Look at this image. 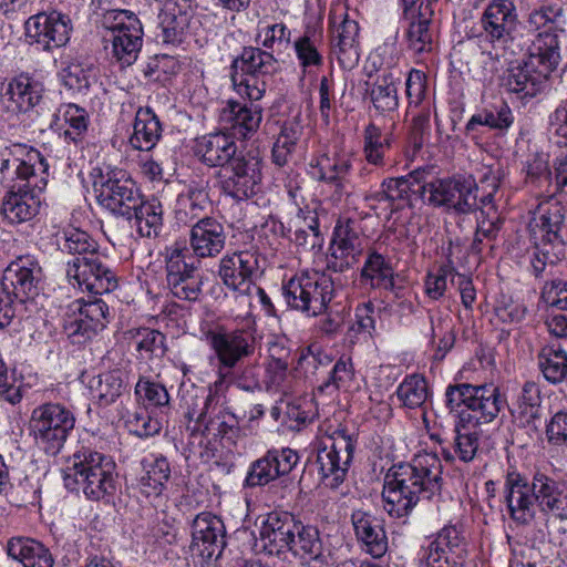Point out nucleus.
<instances>
[{
    "label": "nucleus",
    "instance_id": "f257e3e1",
    "mask_svg": "<svg viewBox=\"0 0 567 567\" xmlns=\"http://www.w3.org/2000/svg\"><path fill=\"white\" fill-rule=\"evenodd\" d=\"M441 463L433 453L417 454L411 464H401L390 471L384 481V509L394 517L404 516L416 503L421 492L439 487Z\"/></svg>",
    "mask_w": 567,
    "mask_h": 567
},
{
    "label": "nucleus",
    "instance_id": "f03ea898",
    "mask_svg": "<svg viewBox=\"0 0 567 567\" xmlns=\"http://www.w3.org/2000/svg\"><path fill=\"white\" fill-rule=\"evenodd\" d=\"M507 504L512 517L520 523H527L535 516V502L545 513H550L561 519L567 518V484L557 482L545 475H536L532 486L518 475L507 477Z\"/></svg>",
    "mask_w": 567,
    "mask_h": 567
},
{
    "label": "nucleus",
    "instance_id": "7ed1b4c3",
    "mask_svg": "<svg viewBox=\"0 0 567 567\" xmlns=\"http://www.w3.org/2000/svg\"><path fill=\"white\" fill-rule=\"evenodd\" d=\"M114 464L96 452H78L68 461L64 483L68 488L81 485L92 499L103 498L113 488Z\"/></svg>",
    "mask_w": 567,
    "mask_h": 567
},
{
    "label": "nucleus",
    "instance_id": "20e7f679",
    "mask_svg": "<svg viewBox=\"0 0 567 567\" xmlns=\"http://www.w3.org/2000/svg\"><path fill=\"white\" fill-rule=\"evenodd\" d=\"M564 220V207L558 200L548 199L537 207V217L530 223L536 252L534 268L540 271L549 264L559 260L563 252V241L558 231Z\"/></svg>",
    "mask_w": 567,
    "mask_h": 567
},
{
    "label": "nucleus",
    "instance_id": "39448f33",
    "mask_svg": "<svg viewBox=\"0 0 567 567\" xmlns=\"http://www.w3.org/2000/svg\"><path fill=\"white\" fill-rule=\"evenodd\" d=\"M332 296V281L319 271H302L285 286L288 305L311 316H319L327 309Z\"/></svg>",
    "mask_w": 567,
    "mask_h": 567
},
{
    "label": "nucleus",
    "instance_id": "423d86ee",
    "mask_svg": "<svg viewBox=\"0 0 567 567\" xmlns=\"http://www.w3.org/2000/svg\"><path fill=\"white\" fill-rule=\"evenodd\" d=\"M455 394L465 406L460 412L461 423L476 427L494 420L501 411L499 390L492 383L477 386L471 384L450 386L446 393L449 403L454 401Z\"/></svg>",
    "mask_w": 567,
    "mask_h": 567
},
{
    "label": "nucleus",
    "instance_id": "0eeeda50",
    "mask_svg": "<svg viewBox=\"0 0 567 567\" xmlns=\"http://www.w3.org/2000/svg\"><path fill=\"white\" fill-rule=\"evenodd\" d=\"M103 24L113 32V56L122 65H131L142 48L143 28L140 19L127 10H110L103 16Z\"/></svg>",
    "mask_w": 567,
    "mask_h": 567
},
{
    "label": "nucleus",
    "instance_id": "6e6552de",
    "mask_svg": "<svg viewBox=\"0 0 567 567\" xmlns=\"http://www.w3.org/2000/svg\"><path fill=\"white\" fill-rule=\"evenodd\" d=\"M353 449L351 437L343 431H336L321 439L317 463L321 481L327 487L336 488L343 482L352 460Z\"/></svg>",
    "mask_w": 567,
    "mask_h": 567
},
{
    "label": "nucleus",
    "instance_id": "1a4fd4ad",
    "mask_svg": "<svg viewBox=\"0 0 567 567\" xmlns=\"http://www.w3.org/2000/svg\"><path fill=\"white\" fill-rule=\"evenodd\" d=\"M207 338L219 360L220 368L219 379L210 388L206 405L212 403L216 394L223 393L227 388L225 382L226 373L223 372V368L231 369L241 359L254 352L251 339L241 331H214L209 332Z\"/></svg>",
    "mask_w": 567,
    "mask_h": 567
},
{
    "label": "nucleus",
    "instance_id": "9d476101",
    "mask_svg": "<svg viewBox=\"0 0 567 567\" xmlns=\"http://www.w3.org/2000/svg\"><path fill=\"white\" fill-rule=\"evenodd\" d=\"M30 426L37 442L45 451L55 452L74 426V417L59 404H47L33 411Z\"/></svg>",
    "mask_w": 567,
    "mask_h": 567
},
{
    "label": "nucleus",
    "instance_id": "9b49d317",
    "mask_svg": "<svg viewBox=\"0 0 567 567\" xmlns=\"http://www.w3.org/2000/svg\"><path fill=\"white\" fill-rule=\"evenodd\" d=\"M422 197L434 206L464 213L476 204V185L471 178L436 179L422 187Z\"/></svg>",
    "mask_w": 567,
    "mask_h": 567
},
{
    "label": "nucleus",
    "instance_id": "f8f14e48",
    "mask_svg": "<svg viewBox=\"0 0 567 567\" xmlns=\"http://www.w3.org/2000/svg\"><path fill=\"white\" fill-rule=\"evenodd\" d=\"M68 275L74 278L81 288L93 295L107 293L117 287L115 274L106 266L105 259L95 251L75 257L70 264Z\"/></svg>",
    "mask_w": 567,
    "mask_h": 567
},
{
    "label": "nucleus",
    "instance_id": "ddd939ff",
    "mask_svg": "<svg viewBox=\"0 0 567 567\" xmlns=\"http://www.w3.org/2000/svg\"><path fill=\"white\" fill-rule=\"evenodd\" d=\"M223 189L237 199L254 195L261 182V164L256 157L237 156L219 171Z\"/></svg>",
    "mask_w": 567,
    "mask_h": 567
},
{
    "label": "nucleus",
    "instance_id": "4468645a",
    "mask_svg": "<svg viewBox=\"0 0 567 567\" xmlns=\"http://www.w3.org/2000/svg\"><path fill=\"white\" fill-rule=\"evenodd\" d=\"M186 254V248L177 246L166 250L167 284L176 298L194 301L200 295L202 279L185 260Z\"/></svg>",
    "mask_w": 567,
    "mask_h": 567
},
{
    "label": "nucleus",
    "instance_id": "2eb2a0df",
    "mask_svg": "<svg viewBox=\"0 0 567 567\" xmlns=\"http://www.w3.org/2000/svg\"><path fill=\"white\" fill-rule=\"evenodd\" d=\"M71 30L69 17L56 11L38 13L25 22V37L44 49L64 45L70 40Z\"/></svg>",
    "mask_w": 567,
    "mask_h": 567
},
{
    "label": "nucleus",
    "instance_id": "dca6fc26",
    "mask_svg": "<svg viewBox=\"0 0 567 567\" xmlns=\"http://www.w3.org/2000/svg\"><path fill=\"white\" fill-rule=\"evenodd\" d=\"M192 553L203 560L218 558L225 546V526L210 513L198 514L193 522Z\"/></svg>",
    "mask_w": 567,
    "mask_h": 567
},
{
    "label": "nucleus",
    "instance_id": "f3484780",
    "mask_svg": "<svg viewBox=\"0 0 567 567\" xmlns=\"http://www.w3.org/2000/svg\"><path fill=\"white\" fill-rule=\"evenodd\" d=\"M298 533V523L287 513H270L262 522L259 530V540L270 555H280L288 551Z\"/></svg>",
    "mask_w": 567,
    "mask_h": 567
},
{
    "label": "nucleus",
    "instance_id": "a211bd4d",
    "mask_svg": "<svg viewBox=\"0 0 567 567\" xmlns=\"http://www.w3.org/2000/svg\"><path fill=\"white\" fill-rule=\"evenodd\" d=\"M258 270V260L251 251H239L226 256L220 261L219 276L234 291L251 293V278Z\"/></svg>",
    "mask_w": 567,
    "mask_h": 567
},
{
    "label": "nucleus",
    "instance_id": "6ab92c4d",
    "mask_svg": "<svg viewBox=\"0 0 567 567\" xmlns=\"http://www.w3.org/2000/svg\"><path fill=\"white\" fill-rule=\"evenodd\" d=\"M364 249V239L348 223L336 229L334 239L330 248L328 265L336 271H342L346 268L355 265Z\"/></svg>",
    "mask_w": 567,
    "mask_h": 567
},
{
    "label": "nucleus",
    "instance_id": "aec40b11",
    "mask_svg": "<svg viewBox=\"0 0 567 567\" xmlns=\"http://www.w3.org/2000/svg\"><path fill=\"white\" fill-rule=\"evenodd\" d=\"M39 272L40 268L35 262L19 258L6 268L3 288L23 302L37 293Z\"/></svg>",
    "mask_w": 567,
    "mask_h": 567
},
{
    "label": "nucleus",
    "instance_id": "412c9836",
    "mask_svg": "<svg viewBox=\"0 0 567 567\" xmlns=\"http://www.w3.org/2000/svg\"><path fill=\"white\" fill-rule=\"evenodd\" d=\"M100 203L109 210L130 216L142 200L130 179L109 178L97 189Z\"/></svg>",
    "mask_w": 567,
    "mask_h": 567
},
{
    "label": "nucleus",
    "instance_id": "4be33fe9",
    "mask_svg": "<svg viewBox=\"0 0 567 567\" xmlns=\"http://www.w3.org/2000/svg\"><path fill=\"white\" fill-rule=\"evenodd\" d=\"M559 61L557 34L549 30L539 32L528 48L527 69L536 71L539 76L547 78L556 69Z\"/></svg>",
    "mask_w": 567,
    "mask_h": 567
},
{
    "label": "nucleus",
    "instance_id": "5701e85b",
    "mask_svg": "<svg viewBox=\"0 0 567 567\" xmlns=\"http://www.w3.org/2000/svg\"><path fill=\"white\" fill-rule=\"evenodd\" d=\"M224 131L236 138H247L255 133L261 121L260 111L229 101L219 116Z\"/></svg>",
    "mask_w": 567,
    "mask_h": 567
},
{
    "label": "nucleus",
    "instance_id": "b1692460",
    "mask_svg": "<svg viewBox=\"0 0 567 567\" xmlns=\"http://www.w3.org/2000/svg\"><path fill=\"white\" fill-rule=\"evenodd\" d=\"M190 243L199 257L219 254L225 244L223 226L210 218L202 219L192 229Z\"/></svg>",
    "mask_w": 567,
    "mask_h": 567
},
{
    "label": "nucleus",
    "instance_id": "393cba45",
    "mask_svg": "<svg viewBox=\"0 0 567 567\" xmlns=\"http://www.w3.org/2000/svg\"><path fill=\"white\" fill-rule=\"evenodd\" d=\"M9 95L7 109L16 114L25 113L41 100L42 86L27 75L14 78L8 85Z\"/></svg>",
    "mask_w": 567,
    "mask_h": 567
},
{
    "label": "nucleus",
    "instance_id": "a878e982",
    "mask_svg": "<svg viewBox=\"0 0 567 567\" xmlns=\"http://www.w3.org/2000/svg\"><path fill=\"white\" fill-rule=\"evenodd\" d=\"M236 145L225 133H216L198 143L197 153L207 165L224 168L236 156Z\"/></svg>",
    "mask_w": 567,
    "mask_h": 567
},
{
    "label": "nucleus",
    "instance_id": "bb28decb",
    "mask_svg": "<svg viewBox=\"0 0 567 567\" xmlns=\"http://www.w3.org/2000/svg\"><path fill=\"white\" fill-rule=\"evenodd\" d=\"M192 433L205 436L208 443L227 436L231 439L238 433V422L236 417L228 412L209 416L205 411L198 416Z\"/></svg>",
    "mask_w": 567,
    "mask_h": 567
},
{
    "label": "nucleus",
    "instance_id": "cd10ccee",
    "mask_svg": "<svg viewBox=\"0 0 567 567\" xmlns=\"http://www.w3.org/2000/svg\"><path fill=\"white\" fill-rule=\"evenodd\" d=\"M8 554L23 567H52L53 559L44 546L29 538H13L8 544Z\"/></svg>",
    "mask_w": 567,
    "mask_h": 567
},
{
    "label": "nucleus",
    "instance_id": "c85d7f7f",
    "mask_svg": "<svg viewBox=\"0 0 567 567\" xmlns=\"http://www.w3.org/2000/svg\"><path fill=\"white\" fill-rule=\"evenodd\" d=\"M161 124L148 107L140 109L135 116L134 133L130 138L132 146L141 151L152 150L161 137Z\"/></svg>",
    "mask_w": 567,
    "mask_h": 567
},
{
    "label": "nucleus",
    "instance_id": "c756f323",
    "mask_svg": "<svg viewBox=\"0 0 567 567\" xmlns=\"http://www.w3.org/2000/svg\"><path fill=\"white\" fill-rule=\"evenodd\" d=\"M513 3L507 0L492 2L483 16L485 31L494 39L502 38L508 33L515 24Z\"/></svg>",
    "mask_w": 567,
    "mask_h": 567
},
{
    "label": "nucleus",
    "instance_id": "7c9ffc66",
    "mask_svg": "<svg viewBox=\"0 0 567 567\" xmlns=\"http://www.w3.org/2000/svg\"><path fill=\"white\" fill-rule=\"evenodd\" d=\"M40 203L28 193H9L3 199L1 213L10 223H24L32 219L39 210Z\"/></svg>",
    "mask_w": 567,
    "mask_h": 567
},
{
    "label": "nucleus",
    "instance_id": "2f4dec72",
    "mask_svg": "<svg viewBox=\"0 0 567 567\" xmlns=\"http://www.w3.org/2000/svg\"><path fill=\"white\" fill-rule=\"evenodd\" d=\"M353 526L357 537L365 545L367 551L373 557H381L386 551L384 532L368 515L354 514Z\"/></svg>",
    "mask_w": 567,
    "mask_h": 567
},
{
    "label": "nucleus",
    "instance_id": "473e14b6",
    "mask_svg": "<svg viewBox=\"0 0 567 567\" xmlns=\"http://www.w3.org/2000/svg\"><path fill=\"white\" fill-rule=\"evenodd\" d=\"M55 125L63 130L65 138L78 142L87 128V115L83 109L74 104L63 105L55 118Z\"/></svg>",
    "mask_w": 567,
    "mask_h": 567
},
{
    "label": "nucleus",
    "instance_id": "72a5a7b5",
    "mask_svg": "<svg viewBox=\"0 0 567 567\" xmlns=\"http://www.w3.org/2000/svg\"><path fill=\"white\" fill-rule=\"evenodd\" d=\"M12 157V164H17V174L22 179H29L35 175L37 171L47 172L48 165L42 155L33 148L25 145L16 144L9 150Z\"/></svg>",
    "mask_w": 567,
    "mask_h": 567
},
{
    "label": "nucleus",
    "instance_id": "f704fd0d",
    "mask_svg": "<svg viewBox=\"0 0 567 567\" xmlns=\"http://www.w3.org/2000/svg\"><path fill=\"white\" fill-rule=\"evenodd\" d=\"M137 231L143 237L157 235L162 226V206L157 202H144L143 199L133 209Z\"/></svg>",
    "mask_w": 567,
    "mask_h": 567
},
{
    "label": "nucleus",
    "instance_id": "c9c22d12",
    "mask_svg": "<svg viewBox=\"0 0 567 567\" xmlns=\"http://www.w3.org/2000/svg\"><path fill=\"white\" fill-rule=\"evenodd\" d=\"M362 277L369 280L372 287L392 289L394 287V274L385 258L377 252L369 256L362 269Z\"/></svg>",
    "mask_w": 567,
    "mask_h": 567
},
{
    "label": "nucleus",
    "instance_id": "e433bc0d",
    "mask_svg": "<svg viewBox=\"0 0 567 567\" xmlns=\"http://www.w3.org/2000/svg\"><path fill=\"white\" fill-rule=\"evenodd\" d=\"M107 306L102 300L86 302L80 308L79 319L74 321L78 328L73 333H87L104 328ZM73 323H71V327Z\"/></svg>",
    "mask_w": 567,
    "mask_h": 567
},
{
    "label": "nucleus",
    "instance_id": "4c0bfd02",
    "mask_svg": "<svg viewBox=\"0 0 567 567\" xmlns=\"http://www.w3.org/2000/svg\"><path fill=\"white\" fill-rule=\"evenodd\" d=\"M539 367L548 381L559 382L567 373V355L560 349L545 347L539 354Z\"/></svg>",
    "mask_w": 567,
    "mask_h": 567
},
{
    "label": "nucleus",
    "instance_id": "58836bf2",
    "mask_svg": "<svg viewBox=\"0 0 567 567\" xmlns=\"http://www.w3.org/2000/svg\"><path fill=\"white\" fill-rule=\"evenodd\" d=\"M146 473L141 478L142 492L147 496H156L161 493L169 476V465L166 458H156L146 465Z\"/></svg>",
    "mask_w": 567,
    "mask_h": 567
},
{
    "label": "nucleus",
    "instance_id": "ea45409f",
    "mask_svg": "<svg viewBox=\"0 0 567 567\" xmlns=\"http://www.w3.org/2000/svg\"><path fill=\"white\" fill-rule=\"evenodd\" d=\"M289 550L302 559L318 557L321 553L318 532L312 527H305L298 523V533H296Z\"/></svg>",
    "mask_w": 567,
    "mask_h": 567
},
{
    "label": "nucleus",
    "instance_id": "a19ab883",
    "mask_svg": "<svg viewBox=\"0 0 567 567\" xmlns=\"http://www.w3.org/2000/svg\"><path fill=\"white\" fill-rule=\"evenodd\" d=\"M390 146V136L383 134L374 124H369L364 132L365 159L373 165H382L385 151Z\"/></svg>",
    "mask_w": 567,
    "mask_h": 567
},
{
    "label": "nucleus",
    "instance_id": "79ce46f5",
    "mask_svg": "<svg viewBox=\"0 0 567 567\" xmlns=\"http://www.w3.org/2000/svg\"><path fill=\"white\" fill-rule=\"evenodd\" d=\"M164 6L163 30L167 41H175L182 34L183 27L186 21L183 14V4L185 0H159Z\"/></svg>",
    "mask_w": 567,
    "mask_h": 567
},
{
    "label": "nucleus",
    "instance_id": "37998d69",
    "mask_svg": "<svg viewBox=\"0 0 567 567\" xmlns=\"http://www.w3.org/2000/svg\"><path fill=\"white\" fill-rule=\"evenodd\" d=\"M398 395L405 406L410 409L421 408L427 399V386L424 378L417 374L408 377L399 386Z\"/></svg>",
    "mask_w": 567,
    "mask_h": 567
},
{
    "label": "nucleus",
    "instance_id": "c03bdc74",
    "mask_svg": "<svg viewBox=\"0 0 567 567\" xmlns=\"http://www.w3.org/2000/svg\"><path fill=\"white\" fill-rule=\"evenodd\" d=\"M371 101L375 109L382 112H389L396 107V89L390 75H383L377 79L371 89Z\"/></svg>",
    "mask_w": 567,
    "mask_h": 567
},
{
    "label": "nucleus",
    "instance_id": "a18cd8bd",
    "mask_svg": "<svg viewBox=\"0 0 567 567\" xmlns=\"http://www.w3.org/2000/svg\"><path fill=\"white\" fill-rule=\"evenodd\" d=\"M300 137V126L296 123L285 124L272 148L274 161L282 166L288 162L297 141Z\"/></svg>",
    "mask_w": 567,
    "mask_h": 567
},
{
    "label": "nucleus",
    "instance_id": "49530a36",
    "mask_svg": "<svg viewBox=\"0 0 567 567\" xmlns=\"http://www.w3.org/2000/svg\"><path fill=\"white\" fill-rule=\"evenodd\" d=\"M94 394L102 404L114 402L123 391V380L118 371L99 375L96 384L92 385Z\"/></svg>",
    "mask_w": 567,
    "mask_h": 567
},
{
    "label": "nucleus",
    "instance_id": "de8ad7c7",
    "mask_svg": "<svg viewBox=\"0 0 567 567\" xmlns=\"http://www.w3.org/2000/svg\"><path fill=\"white\" fill-rule=\"evenodd\" d=\"M473 425L461 423L456 429V436L454 439V452L463 462L473 460L478 447V433L473 431Z\"/></svg>",
    "mask_w": 567,
    "mask_h": 567
},
{
    "label": "nucleus",
    "instance_id": "09e8293b",
    "mask_svg": "<svg viewBox=\"0 0 567 567\" xmlns=\"http://www.w3.org/2000/svg\"><path fill=\"white\" fill-rule=\"evenodd\" d=\"M295 49L305 70L307 68L321 65L322 58L317 48L313 29H307L305 35L295 42Z\"/></svg>",
    "mask_w": 567,
    "mask_h": 567
},
{
    "label": "nucleus",
    "instance_id": "8fccbe9b",
    "mask_svg": "<svg viewBox=\"0 0 567 567\" xmlns=\"http://www.w3.org/2000/svg\"><path fill=\"white\" fill-rule=\"evenodd\" d=\"M512 124L511 110L506 105H501L499 109L484 110L483 112L473 115L468 121L467 130H474L476 125H486L491 128L504 130Z\"/></svg>",
    "mask_w": 567,
    "mask_h": 567
},
{
    "label": "nucleus",
    "instance_id": "3c124183",
    "mask_svg": "<svg viewBox=\"0 0 567 567\" xmlns=\"http://www.w3.org/2000/svg\"><path fill=\"white\" fill-rule=\"evenodd\" d=\"M271 61V55L259 49L244 50L240 59L234 62L236 72L240 70L243 73L254 76L256 73H264L265 68Z\"/></svg>",
    "mask_w": 567,
    "mask_h": 567
},
{
    "label": "nucleus",
    "instance_id": "603ef678",
    "mask_svg": "<svg viewBox=\"0 0 567 567\" xmlns=\"http://www.w3.org/2000/svg\"><path fill=\"white\" fill-rule=\"evenodd\" d=\"M359 35L358 23L353 20L343 19V21L333 30V45L340 53H350L357 55L354 45Z\"/></svg>",
    "mask_w": 567,
    "mask_h": 567
},
{
    "label": "nucleus",
    "instance_id": "864d4df0",
    "mask_svg": "<svg viewBox=\"0 0 567 567\" xmlns=\"http://www.w3.org/2000/svg\"><path fill=\"white\" fill-rule=\"evenodd\" d=\"M135 393L145 406H164L169 401L167 390L150 380L141 379L135 386Z\"/></svg>",
    "mask_w": 567,
    "mask_h": 567
},
{
    "label": "nucleus",
    "instance_id": "5fc2aeb1",
    "mask_svg": "<svg viewBox=\"0 0 567 567\" xmlns=\"http://www.w3.org/2000/svg\"><path fill=\"white\" fill-rule=\"evenodd\" d=\"M429 19L424 13H421V17L417 21H413L410 24L408 31V41L409 47L415 53H422L424 51H429L432 44V37L429 32Z\"/></svg>",
    "mask_w": 567,
    "mask_h": 567
},
{
    "label": "nucleus",
    "instance_id": "6e6d98bb",
    "mask_svg": "<svg viewBox=\"0 0 567 567\" xmlns=\"http://www.w3.org/2000/svg\"><path fill=\"white\" fill-rule=\"evenodd\" d=\"M0 395L8 402L18 403L21 398V382L16 377L13 370H9L2 358L0 357Z\"/></svg>",
    "mask_w": 567,
    "mask_h": 567
},
{
    "label": "nucleus",
    "instance_id": "4d7b16f0",
    "mask_svg": "<svg viewBox=\"0 0 567 567\" xmlns=\"http://www.w3.org/2000/svg\"><path fill=\"white\" fill-rule=\"evenodd\" d=\"M271 465L275 478L289 474L298 462V454L290 449L268 452L265 456Z\"/></svg>",
    "mask_w": 567,
    "mask_h": 567
},
{
    "label": "nucleus",
    "instance_id": "13d9d810",
    "mask_svg": "<svg viewBox=\"0 0 567 567\" xmlns=\"http://www.w3.org/2000/svg\"><path fill=\"white\" fill-rule=\"evenodd\" d=\"M411 190L409 179L404 177L390 178L382 184V190L377 194L379 200L389 202L394 205L396 202L404 200Z\"/></svg>",
    "mask_w": 567,
    "mask_h": 567
},
{
    "label": "nucleus",
    "instance_id": "bf43d9fd",
    "mask_svg": "<svg viewBox=\"0 0 567 567\" xmlns=\"http://www.w3.org/2000/svg\"><path fill=\"white\" fill-rule=\"evenodd\" d=\"M289 233H293L295 240L301 244L299 233L307 234L311 233L315 237L318 236V219L315 212L310 209H300L299 213L293 217Z\"/></svg>",
    "mask_w": 567,
    "mask_h": 567
},
{
    "label": "nucleus",
    "instance_id": "052dcab7",
    "mask_svg": "<svg viewBox=\"0 0 567 567\" xmlns=\"http://www.w3.org/2000/svg\"><path fill=\"white\" fill-rule=\"evenodd\" d=\"M127 425L137 436H151L157 434L162 429L161 422L152 419L146 411L135 412L128 417Z\"/></svg>",
    "mask_w": 567,
    "mask_h": 567
},
{
    "label": "nucleus",
    "instance_id": "680f3d73",
    "mask_svg": "<svg viewBox=\"0 0 567 567\" xmlns=\"http://www.w3.org/2000/svg\"><path fill=\"white\" fill-rule=\"evenodd\" d=\"M137 350L141 354L159 357L164 353V337L155 330L144 329L138 332Z\"/></svg>",
    "mask_w": 567,
    "mask_h": 567
},
{
    "label": "nucleus",
    "instance_id": "e2e57ef3",
    "mask_svg": "<svg viewBox=\"0 0 567 567\" xmlns=\"http://www.w3.org/2000/svg\"><path fill=\"white\" fill-rule=\"evenodd\" d=\"M563 9L558 6H543L538 10H535L529 16V23L536 29H546L551 31L554 30L553 25L557 23L558 19L561 17Z\"/></svg>",
    "mask_w": 567,
    "mask_h": 567
},
{
    "label": "nucleus",
    "instance_id": "0e129e2a",
    "mask_svg": "<svg viewBox=\"0 0 567 567\" xmlns=\"http://www.w3.org/2000/svg\"><path fill=\"white\" fill-rule=\"evenodd\" d=\"M542 298L544 301L561 310H567V282L554 280L544 287Z\"/></svg>",
    "mask_w": 567,
    "mask_h": 567
},
{
    "label": "nucleus",
    "instance_id": "69168bd1",
    "mask_svg": "<svg viewBox=\"0 0 567 567\" xmlns=\"http://www.w3.org/2000/svg\"><path fill=\"white\" fill-rule=\"evenodd\" d=\"M454 281L456 275H453L449 269L440 268L435 272H430L425 281V291L432 299H439L443 296L446 286L447 277Z\"/></svg>",
    "mask_w": 567,
    "mask_h": 567
},
{
    "label": "nucleus",
    "instance_id": "338daca9",
    "mask_svg": "<svg viewBox=\"0 0 567 567\" xmlns=\"http://www.w3.org/2000/svg\"><path fill=\"white\" fill-rule=\"evenodd\" d=\"M476 240L482 241V237L492 238L498 229L499 216L494 206H488L487 210L481 209Z\"/></svg>",
    "mask_w": 567,
    "mask_h": 567
},
{
    "label": "nucleus",
    "instance_id": "774afa93",
    "mask_svg": "<svg viewBox=\"0 0 567 567\" xmlns=\"http://www.w3.org/2000/svg\"><path fill=\"white\" fill-rule=\"evenodd\" d=\"M547 436L555 444L567 443V413L558 412L547 426Z\"/></svg>",
    "mask_w": 567,
    "mask_h": 567
}]
</instances>
